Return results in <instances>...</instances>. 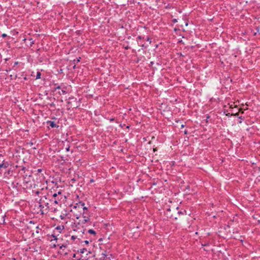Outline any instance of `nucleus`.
I'll return each mask as SVG.
<instances>
[{
  "label": "nucleus",
  "instance_id": "obj_1",
  "mask_svg": "<svg viewBox=\"0 0 260 260\" xmlns=\"http://www.w3.org/2000/svg\"><path fill=\"white\" fill-rule=\"evenodd\" d=\"M49 192V196L53 197L56 205L60 206L66 199V196L62 194L60 190H55L53 189V190H50Z\"/></svg>",
  "mask_w": 260,
  "mask_h": 260
},
{
  "label": "nucleus",
  "instance_id": "obj_2",
  "mask_svg": "<svg viewBox=\"0 0 260 260\" xmlns=\"http://www.w3.org/2000/svg\"><path fill=\"white\" fill-rule=\"evenodd\" d=\"M75 229L73 230L74 231H78V232L82 233L83 235H84L85 236H87L88 234L91 235L89 237H91L93 238V240L96 238V232L92 229H89L88 231H86V230L83 229V228H80L78 225H76L75 226Z\"/></svg>",
  "mask_w": 260,
  "mask_h": 260
},
{
  "label": "nucleus",
  "instance_id": "obj_3",
  "mask_svg": "<svg viewBox=\"0 0 260 260\" xmlns=\"http://www.w3.org/2000/svg\"><path fill=\"white\" fill-rule=\"evenodd\" d=\"M42 200H40L41 201ZM39 207L40 209V212L41 214H44L48 213L49 211L51 205L49 203H45L44 204L42 202H40L39 203Z\"/></svg>",
  "mask_w": 260,
  "mask_h": 260
},
{
  "label": "nucleus",
  "instance_id": "obj_4",
  "mask_svg": "<svg viewBox=\"0 0 260 260\" xmlns=\"http://www.w3.org/2000/svg\"><path fill=\"white\" fill-rule=\"evenodd\" d=\"M77 99L74 97L70 98L69 101L68 102V105H71L70 108H77L79 107V105L77 104Z\"/></svg>",
  "mask_w": 260,
  "mask_h": 260
},
{
  "label": "nucleus",
  "instance_id": "obj_5",
  "mask_svg": "<svg viewBox=\"0 0 260 260\" xmlns=\"http://www.w3.org/2000/svg\"><path fill=\"white\" fill-rule=\"evenodd\" d=\"M9 165V163L7 161L3 160L2 162L0 161V175L2 174L4 170L7 169Z\"/></svg>",
  "mask_w": 260,
  "mask_h": 260
},
{
  "label": "nucleus",
  "instance_id": "obj_6",
  "mask_svg": "<svg viewBox=\"0 0 260 260\" xmlns=\"http://www.w3.org/2000/svg\"><path fill=\"white\" fill-rule=\"evenodd\" d=\"M44 197L46 199H48L49 200L51 206L54 205H56L55 201H54V200L53 199V197L49 196V192L47 193V196H44Z\"/></svg>",
  "mask_w": 260,
  "mask_h": 260
},
{
  "label": "nucleus",
  "instance_id": "obj_7",
  "mask_svg": "<svg viewBox=\"0 0 260 260\" xmlns=\"http://www.w3.org/2000/svg\"><path fill=\"white\" fill-rule=\"evenodd\" d=\"M63 86H64L63 84L61 85H58L57 83H55L53 84V87H52V91L54 92L57 89H60Z\"/></svg>",
  "mask_w": 260,
  "mask_h": 260
},
{
  "label": "nucleus",
  "instance_id": "obj_8",
  "mask_svg": "<svg viewBox=\"0 0 260 260\" xmlns=\"http://www.w3.org/2000/svg\"><path fill=\"white\" fill-rule=\"evenodd\" d=\"M60 89H61L60 91H58V93L60 95H61L62 94H67L68 93L67 87V86H63Z\"/></svg>",
  "mask_w": 260,
  "mask_h": 260
},
{
  "label": "nucleus",
  "instance_id": "obj_9",
  "mask_svg": "<svg viewBox=\"0 0 260 260\" xmlns=\"http://www.w3.org/2000/svg\"><path fill=\"white\" fill-rule=\"evenodd\" d=\"M47 125L51 128H55L58 127L56 123L54 121L48 120L47 121Z\"/></svg>",
  "mask_w": 260,
  "mask_h": 260
},
{
  "label": "nucleus",
  "instance_id": "obj_10",
  "mask_svg": "<svg viewBox=\"0 0 260 260\" xmlns=\"http://www.w3.org/2000/svg\"><path fill=\"white\" fill-rule=\"evenodd\" d=\"M81 237L82 238L87 239V240L83 241V242H84L86 244H88L89 242H91L93 240H94L93 238L91 237H88L85 236V237H83V236H82Z\"/></svg>",
  "mask_w": 260,
  "mask_h": 260
},
{
  "label": "nucleus",
  "instance_id": "obj_11",
  "mask_svg": "<svg viewBox=\"0 0 260 260\" xmlns=\"http://www.w3.org/2000/svg\"><path fill=\"white\" fill-rule=\"evenodd\" d=\"M83 219L82 220V223H85L86 222H90V218L88 216L83 215Z\"/></svg>",
  "mask_w": 260,
  "mask_h": 260
},
{
  "label": "nucleus",
  "instance_id": "obj_12",
  "mask_svg": "<svg viewBox=\"0 0 260 260\" xmlns=\"http://www.w3.org/2000/svg\"><path fill=\"white\" fill-rule=\"evenodd\" d=\"M84 205H85L84 203H83L82 202H79L78 203L76 204V205L74 206V208H76L78 207V208H81L82 209V208L83 207H84Z\"/></svg>",
  "mask_w": 260,
  "mask_h": 260
},
{
  "label": "nucleus",
  "instance_id": "obj_13",
  "mask_svg": "<svg viewBox=\"0 0 260 260\" xmlns=\"http://www.w3.org/2000/svg\"><path fill=\"white\" fill-rule=\"evenodd\" d=\"M3 172L4 173V175L5 177H8V176L10 174V173H12V172L11 171L10 169H8V168L6 170H4Z\"/></svg>",
  "mask_w": 260,
  "mask_h": 260
},
{
  "label": "nucleus",
  "instance_id": "obj_14",
  "mask_svg": "<svg viewBox=\"0 0 260 260\" xmlns=\"http://www.w3.org/2000/svg\"><path fill=\"white\" fill-rule=\"evenodd\" d=\"M64 228L63 225H59L55 228V230L57 231L58 233H61V232L64 229Z\"/></svg>",
  "mask_w": 260,
  "mask_h": 260
},
{
  "label": "nucleus",
  "instance_id": "obj_15",
  "mask_svg": "<svg viewBox=\"0 0 260 260\" xmlns=\"http://www.w3.org/2000/svg\"><path fill=\"white\" fill-rule=\"evenodd\" d=\"M82 209L83 210V215L86 214L87 213L88 210L87 207L84 206L82 208Z\"/></svg>",
  "mask_w": 260,
  "mask_h": 260
},
{
  "label": "nucleus",
  "instance_id": "obj_16",
  "mask_svg": "<svg viewBox=\"0 0 260 260\" xmlns=\"http://www.w3.org/2000/svg\"><path fill=\"white\" fill-rule=\"evenodd\" d=\"M177 214L179 215V216H180V215H185L186 214V211H178Z\"/></svg>",
  "mask_w": 260,
  "mask_h": 260
},
{
  "label": "nucleus",
  "instance_id": "obj_17",
  "mask_svg": "<svg viewBox=\"0 0 260 260\" xmlns=\"http://www.w3.org/2000/svg\"><path fill=\"white\" fill-rule=\"evenodd\" d=\"M26 170V168L25 167H22V168L21 169V170H19V172L21 174H22V172L23 173H25V171Z\"/></svg>",
  "mask_w": 260,
  "mask_h": 260
},
{
  "label": "nucleus",
  "instance_id": "obj_18",
  "mask_svg": "<svg viewBox=\"0 0 260 260\" xmlns=\"http://www.w3.org/2000/svg\"><path fill=\"white\" fill-rule=\"evenodd\" d=\"M51 237H53L54 238V240L57 241V235L55 234V231H53V233L50 236Z\"/></svg>",
  "mask_w": 260,
  "mask_h": 260
},
{
  "label": "nucleus",
  "instance_id": "obj_19",
  "mask_svg": "<svg viewBox=\"0 0 260 260\" xmlns=\"http://www.w3.org/2000/svg\"><path fill=\"white\" fill-rule=\"evenodd\" d=\"M102 256L101 257V260H106L105 258L108 255H107L105 253H102Z\"/></svg>",
  "mask_w": 260,
  "mask_h": 260
},
{
  "label": "nucleus",
  "instance_id": "obj_20",
  "mask_svg": "<svg viewBox=\"0 0 260 260\" xmlns=\"http://www.w3.org/2000/svg\"><path fill=\"white\" fill-rule=\"evenodd\" d=\"M80 60H81V57H79L77 59V60H76V59L74 60V61H73L74 62V65L73 66L74 69H75V68H76L75 61H76L77 62H79L80 61Z\"/></svg>",
  "mask_w": 260,
  "mask_h": 260
},
{
  "label": "nucleus",
  "instance_id": "obj_21",
  "mask_svg": "<svg viewBox=\"0 0 260 260\" xmlns=\"http://www.w3.org/2000/svg\"><path fill=\"white\" fill-rule=\"evenodd\" d=\"M41 73L40 72H37L36 79H39L41 78Z\"/></svg>",
  "mask_w": 260,
  "mask_h": 260
},
{
  "label": "nucleus",
  "instance_id": "obj_22",
  "mask_svg": "<svg viewBox=\"0 0 260 260\" xmlns=\"http://www.w3.org/2000/svg\"><path fill=\"white\" fill-rule=\"evenodd\" d=\"M19 63V62L18 61L15 62V63L14 64V66L12 67V69H13L14 70H16V69H15V67L16 66L18 65Z\"/></svg>",
  "mask_w": 260,
  "mask_h": 260
},
{
  "label": "nucleus",
  "instance_id": "obj_23",
  "mask_svg": "<svg viewBox=\"0 0 260 260\" xmlns=\"http://www.w3.org/2000/svg\"><path fill=\"white\" fill-rule=\"evenodd\" d=\"M36 230H36V233L37 234L39 233V232H40V230H41V229L39 228V225L37 226L36 227Z\"/></svg>",
  "mask_w": 260,
  "mask_h": 260
},
{
  "label": "nucleus",
  "instance_id": "obj_24",
  "mask_svg": "<svg viewBox=\"0 0 260 260\" xmlns=\"http://www.w3.org/2000/svg\"><path fill=\"white\" fill-rule=\"evenodd\" d=\"M239 118L241 120L240 121H239V123H241L242 122V121L244 120V117H243L242 116L239 117Z\"/></svg>",
  "mask_w": 260,
  "mask_h": 260
},
{
  "label": "nucleus",
  "instance_id": "obj_25",
  "mask_svg": "<svg viewBox=\"0 0 260 260\" xmlns=\"http://www.w3.org/2000/svg\"><path fill=\"white\" fill-rule=\"evenodd\" d=\"M57 246L59 247V249H62L63 248H66L67 245H64L63 244L60 245L59 244H57Z\"/></svg>",
  "mask_w": 260,
  "mask_h": 260
},
{
  "label": "nucleus",
  "instance_id": "obj_26",
  "mask_svg": "<svg viewBox=\"0 0 260 260\" xmlns=\"http://www.w3.org/2000/svg\"><path fill=\"white\" fill-rule=\"evenodd\" d=\"M84 251H87V249L86 248H82L80 250V252L81 253H83Z\"/></svg>",
  "mask_w": 260,
  "mask_h": 260
},
{
  "label": "nucleus",
  "instance_id": "obj_27",
  "mask_svg": "<svg viewBox=\"0 0 260 260\" xmlns=\"http://www.w3.org/2000/svg\"><path fill=\"white\" fill-rule=\"evenodd\" d=\"M70 146L69 145H68L67 146V147H66V148H65L66 151H70Z\"/></svg>",
  "mask_w": 260,
  "mask_h": 260
},
{
  "label": "nucleus",
  "instance_id": "obj_28",
  "mask_svg": "<svg viewBox=\"0 0 260 260\" xmlns=\"http://www.w3.org/2000/svg\"><path fill=\"white\" fill-rule=\"evenodd\" d=\"M146 40L149 42L150 44L151 43V39L149 37H147Z\"/></svg>",
  "mask_w": 260,
  "mask_h": 260
},
{
  "label": "nucleus",
  "instance_id": "obj_29",
  "mask_svg": "<svg viewBox=\"0 0 260 260\" xmlns=\"http://www.w3.org/2000/svg\"><path fill=\"white\" fill-rule=\"evenodd\" d=\"M29 40L30 41V46H31L32 45L34 44V41L32 40V38H29Z\"/></svg>",
  "mask_w": 260,
  "mask_h": 260
},
{
  "label": "nucleus",
  "instance_id": "obj_30",
  "mask_svg": "<svg viewBox=\"0 0 260 260\" xmlns=\"http://www.w3.org/2000/svg\"><path fill=\"white\" fill-rule=\"evenodd\" d=\"M110 122H113L115 120V118L114 117H111V118H108Z\"/></svg>",
  "mask_w": 260,
  "mask_h": 260
},
{
  "label": "nucleus",
  "instance_id": "obj_31",
  "mask_svg": "<svg viewBox=\"0 0 260 260\" xmlns=\"http://www.w3.org/2000/svg\"><path fill=\"white\" fill-rule=\"evenodd\" d=\"M137 38H138V39H139V40H142V39H145L144 37H142V36H139L137 37Z\"/></svg>",
  "mask_w": 260,
  "mask_h": 260
},
{
  "label": "nucleus",
  "instance_id": "obj_32",
  "mask_svg": "<svg viewBox=\"0 0 260 260\" xmlns=\"http://www.w3.org/2000/svg\"><path fill=\"white\" fill-rule=\"evenodd\" d=\"M18 184V183H16L15 184L14 182H12V186H13V187L14 188L15 187H16V185H17Z\"/></svg>",
  "mask_w": 260,
  "mask_h": 260
},
{
  "label": "nucleus",
  "instance_id": "obj_33",
  "mask_svg": "<svg viewBox=\"0 0 260 260\" xmlns=\"http://www.w3.org/2000/svg\"><path fill=\"white\" fill-rule=\"evenodd\" d=\"M55 106V104L53 102H52L51 104H50V106L51 107H54Z\"/></svg>",
  "mask_w": 260,
  "mask_h": 260
},
{
  "label": "nucleus",
  "instance_id": "obj_34",
  "mask_svg": "<svg viewBox=\"0 0 260 260\" xmlns=\"http://www.w3.org/2000/svg\"><path fill=\"white\" fill-rule=\"evenodd\" d=\"M77 236H76L73 235V236L71 237V239H72V240H75V239H77Z\"/></svg>",
  "mask_w": 260,
  "mask_h": 260
},
{
  "label": "nucleus",
  "instance_id": "obj_35",
  "mask_svg": "<svg viewBox=\"0 0 260 260\" xmlns=\"http://www.w3.org/2000/svg\"><path fill=\"white\" fill-rule=\"evenodd\" d=\"M51 209H52V211H53L54 212H55L57 210V209L56 208L51 207Z\"/></svg>",
  "mask_w": 260,
  "mask_h": 260
},
{
  "label": "nucleus",
  "instance_id": "obj_36",
  "mask_svg": "<svg viewBox=\"0 0 260 260\" xmlns=\"http://www.w3.org/2000/svg\"><path fill=\"white\" fill-rule=\"evenodd\" d=\"M7 36V35L6 34H3L2 35V37L3 38H6Z\"/></svg>",
  "mask_w": 260,
  "mask_h": 260
},
{
  "label": "nucleus",
  "instance_id": "obj_37",
  "mask_svg": "<svg viewBox=\"0 0 260 260\" xmlns=\"http://www.w3.org/2000/svg\"><path fill=\"white\" fill-rule=\"evenodd\" d=\"M153 64H154V62L151 61L149 66V67H152Z\"/></svg>",
  "mask_w": 260,
  "mask_h": 260
},
{
  "label": "nucleus",
  "instance_id": "obj_38",
  "mask_svg": "<svg viewBox=\"0 0 260 260\" xmlns=\"http://www.w3.org/2000/svg\"><path fill=\"white\" fill-rule=\"evenodd\" d=\"M124 48H125V49H126V50H128V49H129L130 48V47H129V46H128V45H127V46H126L124 47Z\"/></svg>",
  "mask_w": 260,
  "mask_h": 260
},
{
  "label": "nucleus",
  "instance_id": "obj_39",
  "mask_svg": "<svg viewBox=\"0 0 260 260\" xmlns=\"http://www.w3.org/2000/svg\"><path fill=\"white\" fill-rule=\"evenodd\" d=\"M172 22L173 23H176L177 22V20L176 19H173Z\"/></svg>",
  "mask_w": 260,
  "mask_h": 260
},
{
  "label": "nucleus",
  "instance_id": "obj_40",
  "mask_svg": "<svg viewBox=\"0 0 260 260\" xmlns=\"http://www.w3.org/2000/svg\"><path fill=\"white\" fill-rule=\"evenodd\" d=\"M60 217L61 219H63L64 218V215H61L60 216Z\"/></svg>",
  "mask_w": 260,
  "mask_h": 260
},
{
  "label": "nucleus",
  "instance_id": "obj_41",
  "mask_svg": "<svg viewBox=\"0 0 260 260\" xmlns=\"http://www.w3.org/2000/svg\"><path fill=\"white\" fill-rule=\"evenodd\" d=\"M90 183H93L94 182V180L93 179H91L89 181Z\"/></svg>",
  "mask_w": 260,
  "mask_h": 260
},
{
  "label": "nucleus",
  "instance_id": "obj_42",
  "mask_svg": "<svg viewBox=\"0 0 260 260\" xmlns=\"http://www.w3.org/2000/svg\"><path fill=\"white\" fill-rule=\"evenodd\" d=\"M172 218H173L175 220H177L178 219V217H173V215H171V216Z\"/></svg>",
  "mask_w": 260,
  "mask_h": 260
},
{
  "label": "nucleus",
  "instance_id": "obj_43",
  "mask_svg": "<svg viewBox=\"0 0 260 260\" xmlns=\"http://www.w3.org/2000/svg\"><path fill=\"white\" fill-rule=\"evenodd\" d=\"M210 116L208 115L206 117V122H208V119H209V118H210Z\"/></svg>",
  "mask_w": 260,
  "mask_h": 260
},
{
  "label": "nucleus",
  "instance_id": "obj_44",
  "mask_svg": "<svg viewBox=\"0 0 260 260\" xmlns=\"http://www.w3.org/2000/svg\"><path fill=\"white\" fill-rule=\"evenodd\" d=\"M40 193V191L39 190H37L35 192V193L37 194H39Z\"/></svg>",
  "mask_w": 260,
  "mask_h": 260
},
{
  "label": "nucleus",
  "instance_id": "obj_45",
  "mask_svg": "<svg viewBox=\"0 0 260 260\" xmlns=\"http://www.w3.org/2000/svg\"><path fill=\"white\" fill-rule=\"evenodd\" d=\"M11 70H12V69H11V68H8V69L6 70V71L8 72H9V71H10Z\"/></svg>",
  "mask_w": 260,
  "mask_h": 260
},
{
  "label": "nucleus",
  "instance_id": "obj_46",
  "mask_svg": "<svg viewBox=\"0 0 260 260\" xmlns=\"http://www.w3.org/2000/svg\"><path fill=\"white\" fill-rule=\"evenodd\" d=\"M184 133L185 135H187L188 134V132L187 130H185L184 132Z\"/></svg>",
  "mask_w": 260,
  "mask_h": 260
},
{
  "label": "nucleus",
  "instance_id": "obj_47",
  "mask_svg": "<svg viewBox=\"0 0 260 260\" xmlns=\"http://www.w3.org/2000/svg\"><path fill=\"white\" fill-rule=\"evenodd\" d=\"M29 223H30V224L31 223L35 224V222L33 221H32V220H30Z\"/></svg>",
  "mask_w": 260,
  "mask_h": 260
},
{
  "label": "nucleus",
  "instance_id": "obj_48",
  "mask_svg": "<svg viewBox=\"0 0 260 260\" xmlns=\"http://www.w3.org/2000/svg\"><path fill=\"white\" fill-rule=\"evenodd\" d=\"M190 188V186L189 185H187L186 187V189H189Z\"/></svg>",
  "mask_w": 260,
  "mask_h": 260
},
{
  "label": "nucleus",
  "instance_id": "obj_49",
  "mask_svg": "<svg viewBox=\"0 0 260 260\" xmlns=\"http://www.w3.org/2000/svg\"><path fill=\"white\" fill-rule=\"evenodd\" d=\"M37 171H38V172H41L42 171V169H38Z\"/></svg>",
  "mask_w": 260,
  "mask_h": 260
},
{
  "label": "nucleus",
  "instance_id": "obj_50",
  "mask_svg": "<svg viewBox=\"0 0 260 260\" xmlns=\"http://www.w3.org/2000/svg\"><path fill=\"white\" fill-rule=\"evenodd\" d=\"M23 79H24V80H27V78L26 76H24V77H23Z\"/></svg>",
  "mask_w": 260,
  "mask_h": 260
},
{
  "label": "nucleus",
  "instance_id": "obj_51",
  "mask_svg": "<svg viewBox=\"0 0 260 260\" xmlns=\"http://www.w3.org/2000/svg\"><path fill=\"white\" fill-rule=\"evenodd\" d=\"M141 46L142 47H145V48H146V47H147L146 46H144V44H141Z\"/></svg>",
  "mask_w": 260,
  "mask_h": 260
},
{
  "label": "nucleus",
  "instance_id": "obj_52",
  "mask_svg": "<svg viewBox=\"0 0 260 260\" xmlns=\"http://www.w3.org/2000/svg\"><path fill=\"white\" fill-rule=\"evenodd\" d=\"M71 181H72L73 182H75V181H76V180H75L74 178H73V179H72L71 180Z\"/></svg>",
  "mask_w": 260,
  "mask_h": 260
},
{
  "label": "nucleus",
  "instance_id": "obj_53",
  "mask_svg": "<svg viewBox=\"0 0 260 260\" xmlns=\"http://www.w3.org/2000/svg\"><path fill=\"white\" fill-rule=\"evenodd\" d=\"M185 126V125L184 124H182L181 126V128H183Z\"/></svg>",
  "mask_w": 260,
  "mask_h": 260
},
{
  "label": "nucleus",
  "instance_id": "obj_54",
  "mask_svg": "<svg viewBox=\"0 0 260 260\" xmlns=\"http://www.w3.org/2000/svg\"><path fill=\"white\" fill-rule=\"evenodd\" d=\"M126 128L127 129H129V128H130V125H127V126H126Z\"/></svg>",
  "mask_w": 260,
  "mask_h": 260
},
{
  "label": "nucleus",
  "instance_id": "obj_55",
  "mask_svg": "<svg viewBox=\"0 0 260 260\" xmlns=\"http://www.w3.org/2000/svg\"><path fill=\"white\" fill-rule=\"evenodd\" d=\"M238 115H239L238 113H237L235 114H234L235 116H238Z\"/></svg>",
  "mask_w": 260,
  "mask_h": 260
},
{
  "label": "nucleus",
  "instance_id": "obj_56",
  "mask_svg": "<svg viewBox=\"0 0 260 260\" xmlns=\"http://www.w3.org/2000/svg\"><path fill=\"white\" fill-rule=\"evenodd\" d=\"M75 256H76V254H75V253H74V254H73V257H75Z\"/></svg>",
  "mask_w": 260,
  "mask_h": 260
},
{
  "label": "nucleus",
  "instance_id": "obj_57",
  "mask_svg": "<svg viewBox=\"0 0 260 260\" xmlns=\"http://www.w3.org/2000/svg\"><path fill=\"white\" fill-rule=\"evenodd\" d=\"M155 151H156V148H154L153 149V151L155 152Z\"/></svg>",
  "mask_w": 260,
  "mask_h": 260
},
{
  "label": "nucleus",
  "instance_id": "obj_58",
  "mask_svg": "<svg viewBox=\"0 0 260 260\" xmlns=\"http://www.w3.org/2000/svg\"><path fill=\"white\" fill-rule=\"evenodd\" d=\"M21 77H23V73H22L21 74Z\"/></svg>",
  "mask_w": 260,
  "mask_h": 260
},
{
  "label": "nucleus",
  "instance_id": "obj_59",
  "mask_svg": "<svg viewBox=\"0 0 260 260\" xmlns=\"http://www.w3.org/2000/svg\"><path fill=\"white\" fill-rule=\"evenodd\" d=\"M21 77H23V73H22L21 74Z\"/></svg>",
  "mask_w": 260,
  "mask_h": 260
},
{
  "label": "nucleus",
  "instance_id": "obj_60",
  "mask_svg": "<svg viewBox=\"0 0 260 260\" xmlns=\"http://www.w3.org/2000/svg\"><path fill=\"white\" fill-rule=\"evenodd\" d=\"M56 246H57V245H56V244H54V245H53V247H55Z\"/></svg>",
  "mask_w": 260,
  "mask_h": 260
},
{
  "label": "nucleus",
  "instance_id": "obj_61",
  "mask_svg": "<svg viewBox=\"0 0 260 260\" xmlns=\"http://www.w3.org/2000/svg\"><path fill=\"white\" fill-rule=\"evenodd\" d=\"M26 39H24L23 41L25 42L26 41Z\"/></svg>",
  "mask_w": 260,
  "mask_h": 260
},
{
  "label": "nucleus",
  "instance_id": "obj_62",
  "mask_svg": "<svg viewBox=\"0 0 260 260\" xmlns=\"http://www.w3.org/2000/svg\"><path fill=\"white\" fill-rule=\"evenodd\" d=\"M226 115H227V116H230V113H229L228 114H226Z\"/></svg>",
  "mask_w": 260,
  "mask_h": 260
},
{
  "label": "nucleus",
  "instance_id": "obj_63",
  "mask_svg": "<svg viewBox=\"0 0 260 260\" xmlns=\"http://www.w3.org/2000/svg\"><path fill=\"white\" fill-rule=\"evenodd\" d=\"M178 209H179V207H177V208H176V210H178Z\"/></svg>",
  "mask_w": 260,
  "mask_h": 260
},
{
  "label": "nucleus",
  "instance_id": "obj_64",
  "mask_svg": "<svg viewBox=\"0 0 260 260\" xmlns=\"http://www.w3.org/2000/svg\"><path fill=\"white\" fill-rule=\"evenodd\" d=\"M27 229H29V226H27Z\"/></svg>",
  "mask_w": 260,
  "mask_h": 260
}]
</instances>
